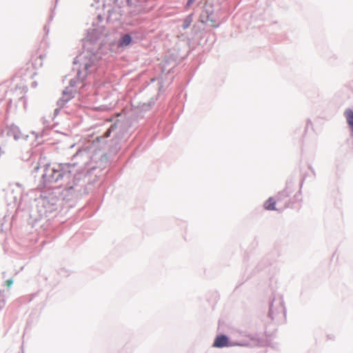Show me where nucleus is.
Wrapping results in <instances>:
<instances>
[{
    "mask_svg": "<svg viewBox=\"0 0 353 353\" xmlns=\"http://www.w3.org/2000/svg\"><path fill=\"white\" fill-rule=\"evenodd\" d=\"M213 346L215 347L229 346L228 338L225 335L217 336L214 341Z\"/></svg>",
    "mask_w": 353,
    "mask_h": 353,
    "instance_id": "obj_1",
    "label": "nucleus"
},
{
    "mask_svg": "<svg viewBox=\"0 0 353 353\" xmlns=\"http://www.w3.org/2000/svg\"><path fill=\"white\" fill-rule=\"evenodd\" d=\"M344 115L347 123L353 133V111L351 109H347L344 112Z\"/></svg>",
    "mask_w": 353,
    "mask_h": 353,
    "instance_id": "obj_2",
    "label": "nucleus"
},
{
    "mask_svg": "<svg viewBox=\"0 0 353 353\" xmlns=\"http://www.w3.org/2000/svg\"><path fill=\"white\" fill-rule=\"evenodd\" d=\"M132 41L131 37L128 34L123 35L119 41V46H128Z\"/></svg>",
    "mask_w": 353,
    "mask_h": 353,
    "instance_id": "obj_3",
    "label": "nucleus"
},
{
    "mask_svg": "<svg viewBox=\"0 0 353 353\" xmlns=\"http://www.w3.org/2000/svg\"><path fill=\"white\" fill-rule=\"evenodd\" d=\"M275 204V199L271 197L264 203V208L268 210H276Z\"/></svg>",
    "mask_w": 353,
    "mask_h": 353,
    "instance_id": "obj_4",
    "label": "nucleus"
},
{
    "mask_svg": "<svg viewBox=\"0 0 353 353\" xmlns=\"http://www.w3.org/2000/svg\"><path fill=\"white\" fill-rule=\"evenodd\" d=\"M12 283H13V281L12 279H8L6 281V284L7 287H8V288L12 285Z\"/></svg>",
    "mask_w": 353,
    "mask_h": 353,
    "instance_id": "obj_5",
    "label": "nucleus"
},
{
    "mask_svg": "<svg viewBox=\"0 0 353 353\" xmlns=\"http://www.w3.org/2000/svg\"><path fill=\"white\" fill-rule=\"evenodd\" d=\"M195 0H188V6H190V4H192Z\"/></svg>",
    "mask_w": 353,
    "mask_h": 353,
    "instance_id": "obj_6",
    "label": "nucleus"
},
{
    "mask_svg": "<svg viewBox=\"0 0 353 353\" xmlns=\"http://www.w3.org/2000/svg\"><path fill=\"white\" fill-rule=\"evenodd\" d=\"M110 131H111V129H109V130L106 132V133H105V136H106V137H109L110 133Z\"/></svg>",
    "mask_w": 353,
    "mask_h": 353,
    "instance_id": "obj_7",
    "label": "nucleus"
},
{
    "mask_svg": "<svg viewBox=\"0 0 353 353\" xmlns=\"http://www.w3.org/2000/svg\"><path fill=\"white\" fill-rule=\"evenodd\" d=\"M188 26H189V23H188V24H187V23H185L184 28H188Z\"/></svg>",
    "mask_w": 353,
    "mask_h": 353,
    "instance_id": "obj_8",
    "label": "nucleus"
},
{
    "mask_svg": "<svg viewBox=\"0 0 353 353\" xmlns=\"http://www.w3.org/2000/svg\"><path fill=\"white\" fill-rule=\"evenodd\" d=\"M188 26H189V23H188V24H187V23H185L184 28H188Z\"/></svg>",
    "mask_w": 353,
    "mask_h": 353,
    "instance_id": "obj_9",
    "label": "nucleus"
},
{
    "mask_svg": "<svg viewBox=\"0 0 353 353\" xmlns=\"http://www.w3.org/2000/svg\"><path fill=\"white\" fill-rule=\"evenodd\" d=\"M43 177H44V178H48V176L47 173H45V174H43Z\"/></svg>",
    "mask_w": 353,
    "mask_h": 353,
    "instance_id": "obj_10",
    "label": "nucleus"
},
{
    "mask_svg": "<svg viewBox=\"0 0 353 353\" xmlns=\"http://www.w3.org/2000/svg\"><path fill=\"white\" fill-rule=\"evenodd\" d=\"M51 171L53 172H56L54 169H51Z\"/></svg>",
    "mask_w": 353,
    "mask_h": 353,
    "instance_id": "obj_11",
    "label": "nucleus"
},
{
    "mask_svg": "<svg viewBox=\"0 0 353 353\" xmlns=\"http://www.w3.org/2000/svg\"><path fill=\"white\" fill-rule=\"evenodd\" d=\"M50 168V166L46 168V170H48Z\"/></svg>",
    "mask_w": 353,
    "mask_h": 353,
    "instance_id": "obj_12",
    "label": "nucleus"
},
{
    "mask_svg": "<svg viewBox=\"0 0 353 353\" xmlns=\"http://www.w3.org/2000/svg\"><path fill=\"white\" fill-rule=\"evenodd\" d=\"M42 65V63H41V61H40L39 65Z\"/></svg>",
    "mask_w": 353,
    "mask_h": 353,
    "instance_id": "obj_13",
    "label": "nucleus"
}]
</instances>
